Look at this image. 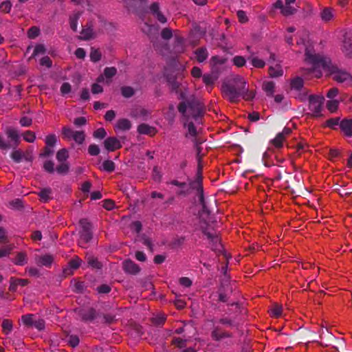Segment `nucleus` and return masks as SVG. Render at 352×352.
Masks as SVG:
<instances>
[{
  "label": "nucleus",
  "instance_id": "nucleus-1",
  "mask_svg": "<svg viewBox=\"0 0 352 352\" xmlns=\"http://www.w3.org/2000/svg\"><path fill=\"white\" fill-rule=\"evenodd\" d=\"M313 45H309L305 50V61L312 65L309 69V73L316 72V77L320 78L322 75L321 71L317 69L320 67L327 72L328 76H331L334 81L343 83H352V76L346 70L340 69L336 65L332 63L329 57L316 53Z\"/></svg>",
  "mask_w": 352,
  "mask_h": 352
},
{
  "label": "nucleus",
  "instance_id": "nucleus-2",
  "mask_svg": "<svg viewBox=\"0 0 352 352\" xmlns=\"http://www.w3.org/2000/svg\"><path fill=\"white\" fill-rule=\"evenodd\" d=\"M235 84H223L222 85V92L225 97L228 98L230 102L236 103L238 102L239 97L241 93L245 90L246 82L242 78H239L234 81Z\"/></svg>",
  "mask_w": 352,
  "mask_h": 352
},
{
  "label": "nucleus",
  "instance_id": "nucleus-3",
  "mask_svg": "<svg viewBox=\"0 0 352 352\" xmlns=\"http://www.w3.org/2000/svg\"><path fill=\"white\" fill-rule=\"evenodd\" d=\"M309 100V109L313 112L307 113L308 118H318L322 117L321 113L322 106L324 98L322 96L317 95H310L308 97Z\"/></svg>",
  "mask_w": 352,
  "mask_h": 352
},
{
  "label": "nucleus",
  "instance_id": "nucleus-4",
  "mask_svg": "<svg viewBox=\"0 0 352 352\" xmlns=\"http://www.w3.org/2000/svg\"><path fill=\"white\" fill-rule=\"evenodd\" d=\"M79 224L82 228L79 244L81 247L85 248L84 244L88 243L93 238L92 224L85 218L80 219Z\"/></svg>",
  "mask_w": 352,
  "mask_h": 352
},
{
  "label": "nucleus",
  "instance_id": "nucleus-5",
  "mask_svg": "<svg viewBox=\"0 0 352 352\" xmlns=\"http://www.w3.org/2000/svg\"><path fill=\"white\" fill-rule=\"evenodd\" d=\"M188 107L191 116L197 120L204 116L205 113V105L199 99L192 97L187 100Z\"/></svg>",
  "mask_w": 352,
  "mask_h": 352
},
{
  "label": "nucleus",
  "instance_id": "nucleus-6",
  "mask_svg": "<svg viewBox=\"0 0 352 352\" xmlns=\"http://www.w3.org/2000/svg\"><path fill=\"white\" fill-rule=\"evenodd\" d=\"M97 32L94 30L92 21H88L82 26L80 32L79 38L82 41H89L97 37Z\"/></svg>",
  "mask_w": 352,
  "mask_h": 352
},
{
  "label": "nucleus",
  "instance_id": "nucleus-7",
  "mask_svg": "<svg viewBox=\"0 0 352 352\" xmlns=\"http://www.w3.org/2000/svg\"><path fill=\"white\" fill-rule=\"evenodd\" d=\"M74 311L78 314L81 320L85 322H92L97 316V311L94 307H89L88 309L78 308L75 309Z\"/></svg>",
  "mask_w": 352,
  "mask_h": 352
},
{
  "label": "nucleus",
  "instance_id": "nucleus-8",
  "mask_svg": "<svg viewBox=\"0 0 352 352\" xmlns=\"http://www.w3.org/2000/svg\"><path fill=\"white\" fill-rule=\"evenodd\" d=\"M123 271L129 275L135 276L141 271V267L131 259L124 260L122 263Z\"/></svg>",
  "mask_w": 352,
  "mask_h": 352
},
{
  "label": "nucleus",
  "instance_id": "nucleus-9",
  "mask_svg": "<svg viewBox=\"0 0 352 352\" xmlns=\"http://www.w3.org/2000/svg\"><path fill=\"white\" fill-rule=\"evenodd\" d=\"M150 12L151 14L162 24H165L167 22V19L160 10V5L157 2H154L151 4Z\"/></svg>",
  "mask_w": 352,
  "mask_h": 352
},
{
  "label": "nucleus",
  "instance_id": "nucleus-10",
  "mask_svg": "<svg viewBox=\"0 0 352 352\" xmlns=\"http://www.w3.org/2000/svg\"><path fill=\"white\" fill-rule=\"evenodd\" d=\"M103 144L104 148L109 152L115 151L122 146L120 140L116 137L107 138L104 140Z\"/></svg>",
  "mask_w": 352,
  "mask_h": 352
},
{
  "label": "nucleus",
  "instance_id": "nucleus-11",
  "mask_svg": "<svg viewBox=\"0 0 352 352\" xmlns=\"http://www.w3.org/2000/svg\"><path fill=\"white\" fill-rule=\"evenodd\" d=\"M319 338L320 340L317 341L318 344L322 346L327 347L332 343L333 336L328 329H321Z\"/></svg>",
  "mask_w": 352,
  "mask_h": 352
},
{
  "label": "nucleus",
  "instance_id": "nucleus-12",
  "mask_svg": "<svg viewBox=\"0 0 352 352\" xmlns=\"http://www.w3.org/2000/svg\"><path fill=\"white\" fill-rule=\"evenodd\" d=\"M190 188L196 190L197 192V195L199 197V202L202 206L203 212H206L208 214H210V212L208 209L206 202L204 200V187L203 184H197V185H189Z\"/></svg>",
  "mask_w": 352,
  "mask_h": 352
},
{
  "label": "nucleus",
  "instance_id": "nucleus-13",
  "mask_svg": "<svg viewBox=\"0 0 352 352\" xmlns=\"http://www.w3.org/2000/svg\"><path fill=\"white\" fill-rule=\"evenodd\" d=\"M186 237L184 236H176L168 242L167 246L169 249L173 250H178L181 249L186 242Z\"/></svg>",
  "mask_w": 352,
  "mask_h": 352
},
{
  "label": "nucleus",
  "instance_id": "nucleus-14",
  "mask_svg": "<svg viewBox=\"0 0 352 352\" xmlns=\"http://www.w3.org/2000/svg\"><path fill=\"white\" fill-rule=\"evenodd\" d=\"M211 336L215 341H219L223 338H232V334L222 330L219 327H215L211 332Z\"/></svg>",
  "mask_w": 352,
  "mask_h": 352
},
{
  "label": "nucleus",
  "instance_id": "nucleus-15",
  "mask_svg": "<svg viewBox=\"0 0 352 352\" xmlns=\"http://www.w3.org/2000/svg\"><path fill=\"white\" fill-rule=\"evenodd\" d=\"M137 131L140 134L148 135L151 137L155 136L157 133V130L155 127L145 123L140 124L138 126Z\"/></svg>",
  "mask_w": 352,
  "mask_h": 352
},
{
  "label": "nucleus",
  "instance_id": "nucleus-16",
  "mask_svg": "<svg viewBox=\"0 0 352 352\" xmlns=\"http://www.w3.org/2000/svg\"><path fill=\"white\" fill-rule=\"evenodd\" d=\"M340 128L345 136L352 137V119L344 118L341 120Z\"/></svg>",
  "mask_w": 352,
  "mask_h": 352
},
{
  "label": "nucleus",
  "instance_id": "nucleus-17",
  "mask_svg": "<svg viewBox=\"0 0 352 352\" xmlns=\"http://www.w3.org/2000/svg\"><path fill=\"white\" fill-rule=\"evenodd\" d=\"M336 190L341 197H349L352 194V182L338 185Z\"/></svg>",
  "mask_w": 352,
  "mask_h": 352
},
{
  "label": "nucleus",
  "instance_id": "nucleus-18",
  "mask_svg": "<svg viewBox=\"0 0 352 352\" xmlns=\"http://www.w3.org/2000/svg\"><path fill=\"white\" fill-rule=\"evenodd\" d=\"M202 170L203 166L201 164V157H198V165H197V171L196 179L194 181H190L189 182V185H197V184H203V176H202Z\"/></svg>",
  "mask_w": 352,
  "mask_h": 352
},
{
  "label": "nucleus",
  "instance_id": "nucleus-19",
  "mask_svg": "<svg viewBox=\"0 0 352 352\" xmlns=\"http://www.w3.org/2000/svg\"><path fill=\"white\" fill-rule=\"evenodd\" d=\"M166 80L170 87L171 91L177 93L180 87V83L177 80L175 76L168 74L166 76Z\"/></svg>",
  "mask_w": 352,
  "mask_h": 352
},
{
  "label": "nucleus",
  "instance_id": "nucleus-20",
  "mask_svg": "<svg viewBox=\"0 0 352 352\" xmlns=\"http://www.w3.org/2000/svg\"><path fill=\"white\" fill-rule=\"evenodd\" d=\"M131 126L132 124L129 120L126 118H121L117 121L115 126V130L128 131L131 128Z\"/></svg>",
  "mask_w": 352,
  "mask_h": 352
},
{
  "label": "nucleus",
  "instance_id": "nucleus-21",
  "mask_svg": "<svg viewBox=\"0 0 352 352\" xmlns=\"http://www.w3.org/2000/svg\"><path fill=\"white\" fill-rule=\"evenodd\" d=\"M340 41L343 44H351L352 43V32L349 31L342 30L338 32V36Z\"/></svg>",
  "mask_w": 352,
  "mask_h": 352
},
{
  "label": "nucleus",
  "instance_id": "nucleus-22",
  "mask_svg": "<svg viewBox=\"0 0 352 352\" xmlns=\"http://www.w3.org/2000/svg\"><path fill=\"white\" fill-rule=\"evenodd\" d=\"M80 12H75L69 16V23L70 28L74 32H77L78 30V21L81 16Z\"/></svg>",
  "mask_w": 352,
  "mask_h": 352
},
{
  "label": "nucleus",
  "instance_id": "nucleus-23",
  "mask_svg": "<svg viewBox=\"0 0 352 352\" xmlns=\"http://www.w3.org/2000/svg\"><path fill=\"white\" fill-rule=\"evenodd\" d=\"M8 137L14 142L15 146H17L20 143L19 135L18 131L13 128H8L6 131Z\"/></svg>",
  "mask_w": 352,
  "mask_h": 352
},
{
  "label": "nucleus",
  "instance_id": "nucleus-24",
  "mask_svg": "<svg viewBox=\"0 0 352 352\" xmlns=\"http://www.w3.org/2000/svg\"><path fill=\"white\" fill-rule=\"evenodd\" d=\"M195 58L199 63L204 62L208 57V54L206 47H199L195 51Z\"/></svg>",
  "mask_w": 352,
  "mask_h": 352
},
{
  "label": "nucleus",
  "instance_id": "nucleus-25",
  "mask_svg": "<svg viewBox=\"0 0 352 352\" xmlns=\"http://www.w3.org/2000/svg\"><path fill=\"white\" fill-rule=\"evenodd\" d=\"M28 256L25 252H18L12 262L16 265H24L27 263Z\"/></svg>",
  "mask_w": 352,
  "mask_h": 352
},
{
  "label": "nucleus",
  "instance_id": "nucleus-26",
  "mask_svg": "<svg viewBox=\"0 0 352 352\" xmlns=\"http://www.w3.org/2000/svg\"><path fill=\"white\" fill-rule=\"evenodd\" d=\"M290 86L292 89L296 91H300L304 89V80L301 77H296L291 80Z\"/></svg>",
  "mask_w": 352,
  "mask_h": 352
},
{
  "label": "nucleus",
  "instance_id": "nucleus-27",
  "mask_svg": "<svg viewBox=\"0 0 352 352\" xmlns=\"http://www.w3.org/2000/svg\"><path fill=\"white\" fill-rule=\"evenodd\" d=\"M52 194V190L50 188H45L42 189L38 193V195L39 196L41 200L45 203L49 201L50 199H52L51 197Z\"/></svg>",
  "mask_w": 352,
  "mask_h": 352
},
{
  "label": "nucleus",
  "instance_id": "nucleus-28",
  "mask_svg": "<svg viewBox=\"0 0 352 352\" xmlns=\"http://www.w3.org/2000/svg\"><path fill=\"white\" fill-rule=\"evenodd\" d=\"M263 89L266 92L267 96L272 97L274 93L275 84L273 81L264 82Z\"/></svg>",
  "mask_w": 352,
  "mask_h": 352
},
{
  "label": "nucleus",
  "instance_id": "nucleus-29",
  "mask_svg": "<svg viewBox=\"0 0 352 352\" xmlns=\"http://www.w3.org/2000/svg\"><path fill=\"white\" fill-rule=\"evenodd\" d=\"M295 1L296 0H285V6L283 10L284 16H289L296 12V9L291 6V4L294 3Z\"/></svg>",
  "mask_w": 352,
  "mask_h": 352
},
{
  "label": "nucleus",
  "instance_id": "nucleus-30",
  "mask_svg": "<svg viewBox=\"0 0 352 352\" xmlns=\"http://www.w3.org/2000/svg\"><path fill=\"white\" fill-rule=\"evenodd\" d=\"M285 140L283 133H278L274 139L271 141V144L274 146L276 148H280L283 146V142Z\"/></svg>",
  "mask_w": 352,
  "mask_h": 352
},
{
  "label": "nucleus",
  "instance_id": "nucleus-31",
  "mask_svg": "<svg viewBox=\"0 0 352 352\" xmlns=\"http://www.w3.org/2000/svg\"><path fill=\"white\" fill-rule=\"evenodd\" d=\"M340 117L332 118L326 120L324 126L329 127L333 130H336V126H340Z\"/></svg>",
  "mask_w": 352,
  "mask_h": 352
},
{
  "label": "nucleus",
  "instance_id": "nucleus-32",
  "mask_svg": "<svg viewBox=\"0 0 352 352\" xmlns=\"http://www.w3.org/2000/svg\"><path fill=\"white\" fill-rule=\"evenodd\" d=\"M87 263L89 266L93 269L100 270L102 267V263L98 261V259L93 256L87 258Z\"/></svg>",
  "mask_w": 352,
  "mask_h": 352
},
{
  "label": "nucleus",
  "instance_id": "nucleus-33",
  "mask_svg": "<svg viewBox=\"0 0 352 352\" xmlns=\"http://www.w3.org/2000/svg\"><path fill=\"white\" fill-rule=\"evenodd\" d=\"M53 261L54 257L52 255L45 254L43 256H40L38 262L41 265L50 267L51 266Z\"/></svg>",
  "mask_w": 352,
  "mask_h": 352
},
{
  "label": "nucleus",
  "instance_id": "nucleus-34",
  "mask_svg": "<svg viewBox=\"0 0 352 352\" xmlns=\"http://www.w3.org/2000/svg\"><path fill=\"white\" fill-rule=\"evenodd\" d=\"M69 157L68 151L61 148L56 153V159L59 162H65Z\"/></svg>",
  "mask_w": 352,
  "mask_h": 352
},
{
  "label": "nucleus",
  "instance_id": "nucleus-35",
  "mask_svg": "<svg viewBox=\"0 0 352 352\" xmlns=\"http://www.w3.org/2000/svg\"><path fill=\"white\" fill-rule=\"evenodd\" d=\"M21 321L28 327H33L34 320L33 314H26L21 316Z\"/></svg>",
  "mask_w": 352,
  "mask_h": 352
},
{
  "label": "nucleus",
  "instance_id": "nucleus-36",
  "mask_svg": "<svg viewBox=\"0 0 352 352\" xmlns=\"http://www.w3.org/2000/svg\"><path fill=\"white\" fill-rule=\"evenodd\" d=\"M12 322L9 319H4L1 324L3 331L5 334H8L12 330Z\"/></svg>",
  "mask_w": 352,
  "mask_h": 352
},
{
  "label": "nucleus",
  "instance_id": "nucleus-37",
  "mask_svg": "<svg viewBox=\"0 0 352 352\" xmlns=\"http://www.w3.org/2000/svg\"><path fill=\"white\" fill-rule=\"evenodd\" d=\"M82 262V261L78 256H75L68 262V265L74 270H76L80 267Z\"/></svg>",
  "mask_w": 352,
  "mask_h": 352
},
{
  "label": "nucleus",
  "instance_id": "nucleus-38",
  "mask_svg": "<svg viewBox=\"0 0 352 352\" xmlns=\"http://www.w3.org/2000/svg\"><path fill=\"white\" fill-rule=\"evenodd\" d=\"M282 307L280 305H278L276 304L270 311V315L274 318H279L282 314Z\"/></svg>",
  "mask_w": 352,
  "mask_h": 352
},
{
  "label": "nucleus",
  "instance_id": "nucleus-39",
  "mask_svg": "<svg viewBox=\"0 0 352 352\" xmlns=\"http://www.w3.org/2000/svg\"><path fill=\"white\" fill-rule=\"evenodd\" d=\"M320 16H321L322 21H324L325 22H328V21H331L333 17L332 10L330 8H324L322 11Z\"/></svg>",
  "mask_w": 352,
  "mask_h": 352
},
{
  "label": "nucleus",
  "instance_id": "nucleus-40",
  "mask_svg": "<svg viewBox=\"0 0 352 352\" xmlns=\"http://www.w3.org/2000/svg\"><path fill=\"white\" fill-rule=\"evenodd\" d=\"M298 92L294 96L296 99L299 100L300 102H305L308 98V92L309 90L306 88L301 89L300 91H298Z\"/></svg>",
  "mask_w": 352,
  "mask_h": 352
},
{
  "label": "nucleus",
  "instance_id": "nucleus-41",
  "mask_svg": "<svg viewBox=\"0 0 352 352\" xmlns=\"http://www.w3.org/2000/svg\"><path fill=\"white\" fill-rule=\"evenodd\" d=\"M173 34L174 31H172L170 28H165L162 30L160 35L164 40L168 41L173 38Z\"/></svg>",
  "mask_w": 352,
  "mask_h": 352
},
{
  "label": "nucleus",
  "instance_id": "nucleus-42",
  "mask_svg": "<svg viewBox=\"0 0 352 352\" xmlns=\"http://www.w3.org/2000/svg\"><path fill=\"white\" fill-rule=\"evenodd\" d=\"M57 173L60 175H65L69 170V166L67 163L60 162V164L56 166Z\"/></svg>",
  "mask_w": 352,
  "mask_h": 352
},
{
  "label": "nucleus",
  "instance_id": "nucleus-43",
  "mask_svg": "<svg viewBox=\"0 0 352 352\" xmlns=\"http://www.w3.org/2000/svg\"><path fill=\"white\" fill-rule=\"evenodd\" d=\"M339 102L337 100H331L327 102V108L331 113L336 112L338 109Z\"/></svg>",
  "mask_w": 352,
  "mask_h": 352
},
{
  "label": "nucleus",
  "instance_id": "nucleus-44",
  "mask_svg": "<svg viewBox=\"0 0 352 352\" xmlns=\"http://www.w3.org/2000/svg\"><path fill=\"white\" fill-rule=\"evenodd\" d=\"M72 138L78 144H82L85 139L84 131H75Z\"/></svg>",
  "mask_w": 352,
  "mask_h": 352
},
{
  "label": "nucleus",
  "instance_id": "nucleus-45",
  "mask_svg": "<svg viewBox=\"0 0 352 352\" xmlns=\"http://www.w3.org/2000/svg\"><path fill=\"white\" fill-rule=\"evenodd\" d=\"M23 137L27 142L32 143L36 140L35 133L31 131H26L23 133Z\"/></svg>",
  "mask_w": 352,
  "mask_h": 352
},
{
  "label": "nucleus",
  "instance_id": "nucleus-46",
  "mask_svg": "<svg viewBox=\"0 0 352 352\" xmlns=\"http://www.w3.org/2000/svg\"><path fill=\"white\" fill-rule=\"evenodd\" d=\"M121 93L124 98H130L134 95L135 91L131 87L126 86L121 88Z\"/></svg>",
  "mask_w": 352,
  "mask_h": 352
},
{
  "label": "nucleus",
  "instance_id": "nucleus-47",
  "mask_svg": "<svg viewBox=\"0 0 352 352\" xmlns=\"http://www.w3.org/2000/svg\"><path fill=\"white\" fill-rule=\"evenodd\" d=\"M102 166L103 170L109 173H112L115 170V164L111 160H105L102 164Z\"/></svg>",
  "mask_w": 352,
  "mask_h": 352
},
{
  "label": "nucleus",
  "instance_id": "nucleus-48",
  "mask_svg": "<svg viewBox=\"0 0 352 352\" xmlns=\"http://www.w3.org/2000/svg\"><path fill=\"white\" fill-rule=\"evenodd\" d=\"M233 64L237 67H242L245 65L246 60L243 56H236L232 59Z\"/></svg>",
  "mask_w": 352,
  "mask_h": 352
},
{
  "label": "nucleus",
  "instance_id": "nucleus-49",
  "mask_svg": "<svg viewBox=\"0 0 352 352\" xmlns=\"http://www.w3.org/2000/svg\"><path fill=\"white\" fill-rule=\"evenodd\" d=\"M57 142V138L55 134H50L45 138V144L47 146L54 147Z\"/></svg>",
  "mask_w": 352,
  "mask_h": 352
},
{
  "label": "nucleus",
  "instance_id": "nucleus-50",
  "mask_svg": "<svg viewBox=\"0 0 352 352\" xmlns=\"http://www.w3.org/2000/svg\"><path fill=\"white\" fill-rule=\"evenodd\" d=\"M186 340L180 338H174L171 341V344L182 349L186 346Z\"/></svg>",
  "mask_w": 352,
  "mask_h": 352
},
{
  "label": "nucleus",
  "instance_id": "nucleus-51",
  "mask_svg": "<svg viewBox=\"0 0 352 352\" xmlns=\"http://www.w3.org/2000/svg\"><path fill=\"white\" fill-rule=\"evenodd\" d=\"M40 34V29L36 26L30 28L28 31V36L30 38H35Z\"/></svg>",
  "mask_w": 352,
  "mask_h": 352
},
{
  "label": "nucleus",
  "instance_id": "nucleus-52",
  "mask_svg": "<svg viewBox=\"0 0 352 352\" xmlns=\"http://www.w3.org/2000/svg\"><path fill=\"white\" fill-rule=\"evenodd\" d=\"M251 62L252 65L256 68H263L265 65V61L257 57L252 58Z\"/></svg>",
  "mask_w": 352,
  "mask_h": 352
},
{
  "label": "nucleus",
  "instance_id": "nucleus-53",
  "mask_svg": "<svg viewBox=\"0 0 352 352\" xmlns=\"http://www.w3.org/2000/svg\"><path fill=\"white\" fill-rule=\"evenodd\" d=\"M75 131L68 126H63L62 129V134L65 138L71 139L72 138Z\"/></svg>",
  "mask_w": 352,
  "mask_h": 352
},
{
  "label": "nucleus",
  "instance_id": "nucleus-54",
  "mask_svg": "<svg viewBox=\"0 0 352 352\" xmlns=\"http://www.w3.org/2000/svg\"><path fill=\"white\" fill-rule=\"evenodd\" d=\"M218 293H219V301L222 302H227L229 297H228V294L225 292V289H224L223 287H221L219 289Z\"/></svg>",
  "mask_w": 352,
  "mask_h": 352
},
{
  "label": "nucleus",
  "instance_id": "nucleus-55",
  "mask_svg": "<svg viewBox=\"0 0 352 352\" xmlns=\"http://www.w3.org/2000/svg\"><path fill=\"white\" fill-rule=\"evenodd\" d=\"M173 38H174L175 44H182L184 42V38L183 35L178 30L174 31Z\"/></svg>",
  "mask_w": 352,
  "mask_h": 352
},
{
  "label": "nucleus",
  "instance_id": "nucleus-56",
  "mask_svg": "<svg viewBox=\"0 0 352 352\" xmlns=\"http://www.w3.org/2000/svg\"><path fill=\"white\" fill-rule=\"evenodd\" d=\"M166 118L168 120L173 121L175 117V107L173 104H170L168 105V109L166 112Z\"/></svg>",
  "mask_w": 352,
  "mask_h": 352
},
{
  "label": "nucleus",
  "instance_id": "nucleus-57",
  "mask_svg": "<svg viewBox=\"0 0 352 352\" xmlns=\"http://www.w3.org/2000/svg\"><path fill=\"white\" fill-rule=\"evenodd\" d=\"M88 153L91 156H96L100 153V148L96 144H90L88 147Z\"/></svg>",
  "mask_w": 352,
  "mask_h": 352
},
{
  "label": "nucleus",
  "instance_id": "nucleus-58",
  "mask_svg": "<svg viewBox=\"0 0 352 352\" xmlns=\"http://www.w3.org/2000/svg\"><path fill=\"white\" fill-rule=\"evenodd\" d=\"M23 157V153L20 150H15L11 154L12 159L15 162H20Z\"/></svg>",
  "mask_w": 352,
  "mask_h": 352
},
{
  "label": "nucleus",
  "instance_id": "nucleus-59",
  "mask_svg": "<svg viewBox=\"0 0 352 352\" xmlns=\"http://www.w3.org/2000/svg\"><path fill=\"white\" fill-rule=\"evenodd\" d=\"M12 8V3L10 1H6L0 4V10L5 13H9Z\"/></svg>",
  "mask_w": 352,
  "mask_h": 352
},
{
  "label": "nucleus",
  "instance_id": "nucleus-60",
  "mask_svg": "<svg viewBox=\"0 0 352 352\" xmlns=\"http://www.w3.org/2000/svg\"><path fill=\"white\" fill-rule=\"evenodd\" d=\"M40 65L47 68H51L52 67V61L49 56H45L40 59Z\"/></svg>",
  "mask_w": 352,
  "mask_h": 352
},
{
  "label": "nucleus",
  "instance_id": "nucleus-61",
  "mask_svg": "<svg viewBox=\"0 0 352 352\" xmlns=\"http://www.w3.org/2000/svg\"><path fill=\"white\" fill-rule=\"evenodd\" d=\"M202 80L204 84L207 86L212 85L214 82V78L210 74H206L202 76Z\"/></svg>",
  "mask_w": 352,
  "mask_h": 352
},
{
  "label": "nucleus",
  "instance_id": "nucleus-62",
  "mask_svg": "<svg viewBox=\"0 0 352 352\" xmlns=\"http://www.w3.org/2000/svg\"><path fill=\"white\" fill-rule=\"evenodd\" d=\"M93 135L95 138L103 139L107 135V132L104 128H99L94 132Z\"/></svg>",
  "mask_w": 352,
  "mask_h": 352
},
{
  "label": "nucleus",
  "instance_id": "nucleus-63",
  "mask_svg": "<svg viewBox=\"0 0 352 352\" xmlns=\"http://www.w3.org/2000/svg\"><path fill=\"white\" fill-rule=\"evenodd\" d=\"M243 98L245 100H252L255 96V91L253 90H245L241 93Z\"/></svg>",
  "mask_w": 352,
  "mask_h": 352
},
{
  "label": "nucleus",
  "instance_id": "nucleus-64",
  "mask_svg": "<svg viewBox=\"0 0 352 352\" xmlns=\"http://www.w3.org/2000/svg\"><path fill=\"white\" fill-rule=\"evenodd\" d=\"M54 164L51 160L46 161L43 164V168L45 171L49 173H53L54 172Z\"/></svg>",
  "mask_w": 352,
  "mask_h": 352
}]
</instances>
